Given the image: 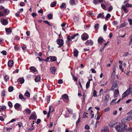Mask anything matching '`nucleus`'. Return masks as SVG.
Listing matches in <instances>:
<instances>
[{"label":"nucleus","mask_w":132,"mask_h":132,"mask_svg":"<svg viewBox=\"0 0 132 132\" xmlns=\"http://www.w3.org/2000/svg\"><path fill=\"white\" fill-rule=\"evenodd\" d=\"M116 130L118 132H124V129L123 128V125L121 124L118 125L115 127Z\"/></svg>","instance_id":"nucleus-1"},{"label":"nucleus","mask_w":132,"mask_h":132,"mask_svg":"<svg viewBox=\"0 0 132 132\" xmlns=\"http://www.w3.org/2000/svg\"><path fill=\"white\" fill-rule=\"evenodd\" d=\"M10 13V11L7 9H5L2 11H0V17L5 16L8 15Z\"/></svg>","instance_id":"nucleus-2"},{"label":"nucleus","mask_w":132,"mask_h":132,"mask_svg":"<svg viewBox=\"0 0 132 132\" xmlns=\"http://www.w3.org/2000/svg\"><path fill=\"white\" fill-rule=\"evenodd\" d=\"M118 82L117 81H113L112 83V86L111 88V89L112 90H114L115 89L118 88Z\"/></svg>","instance_id":"nucleus-3"},{"label":"nucleus","mask_w":132,"mask_h":132,"mask_svg":"<svg viewBox=\"0 0 132 132\" xmlns=\"http://www.w3.org/2000/svg\"><path fill=\"white\" fill-rule=\"evenodd\" d=\"M61 98L65 102H69V97L68 95L66 94H64L62 96Z\"/></svg>","instance_id":"nucleus-4"},{"label":"nucleus","mask_w":132,"mask_h":132,"mask_svg":"<svg viewBox=\"0 0 132 132\" xmlns=\"http://www.w3.org/2000/svg\"><path fill=\"white\" fill-rule=\"evenodd\" d=\"M88 37V35L86 33H84L81 36V39L82 40H87Z\"/></svg>","instance_id":"nucleus-5"},{"label":"nucleus","mask_w":132,"mask_h":132,"mask_svg":"<svg viewBox=\"0 0 132 132\" xmlns=\"http://www.w3.org/2000/svg\"><path fill=\"white\" fill-rule=\"evenodd\" d=\"M56 42L59 45H63L64 41L62 39H58L56 40Z\"/></svg>","instance_id":"nucleus-6"},{"label":"nucleus","mask_w":132,"mask_h":132,"mask_svg":"<svg viewBox=\"0 0 132 132\" xmlns=\"http://www.w3.org/2000/svg\"><path fill=\"white\" fill-rule=\"evenodd\" d=\"M86 46H92L93 44V41L92 40H87L85 43Z\"/></svg>","instance_id":"nucleus-7"},{"label":"nucleus","mask_w":132,"mask_h":132,"mask_svg":"<svg viewBox=\"0 0 132 132\" xmlns=\"http://www.w3.org/2000/svg\"><path fill=\"white\" fill-rule=\"evenodd\" d=\"M29 117L31 118L32 119L36 120V115L35 112H33L32 113Z\"/></svg>","instance_id":"nucleus-8"},{"label":"nucleus","mask_w":132,"mask_h":132,"mask_svg":"<svg viewBox=\"0 0 132 132\" xmlns=\"http://www.w3.org/2000/svg\"><path fill=\"white\" fill-rule=\"evenodd\" d=\"M2 23L4 25H6L8 23V22L6 19H2L1 20Z\"/></svg>","instance_id":"nucleus-9"},{"label":"nucleus","mask_w":132,"mask_h":132,"mask_svg":"<svg viewBox=\"0 0 132 132\" xmlns=\"http://www.w3.org/2000/svg\"><path fill=\"white\" fill-rule=\"evenodd\" d=\"M119 95V92L118 89H116L114 93V97H117Z\"/></svg>","instance_id":"nucleus-10"},{"label":"nucleus","mask_w":132,"mask_h":132,"mask_svg":"<svg viewBox=\"0 0 132 132\" xmlns=\"http://www.w3.org/2000/svg\"><path fill=\"white\" fill-rule=\"evenodd\" d=\"M24 113H26L27 114H30L31 113V110L28 108L26 109L23 111Z\"/></svg>","instance_id":"nucleus-11"},{"label":"nucleus","mask_w":132,"mask_h":132,"mask_svg":"<svg viewBox=\"0 0 132 132\" xmlns=\"http://www.w3.org/2000/svg\"><path fill=\"white\" fill-rule=\"evenodd\" d=\"M105 40L101 37H99L98 39V42L99 44H101L103 42H104Z\"/></svg>","instance_id":"nucleus-12"},{"label":"nucleus","mask_w":132,"mask_h":132,"mask_svg":"<svg viewBox=\"0 0 132 132\" xmlns=\"http://www.w3.org/2000/svg\"><path fill=\"white\" fill-rule=\"evenodd\" d=\"M13 64V62L12 60H9L8 62V65L9 67H12Z\"/></svg>","instance_id":"nucleus-13"},{"label":"nucleus","mask_w":132,"mask_h":132,"mask_svg":"<svg viewBox=\"0 0 132 132\" xmlns=\"http://www.w3.org/2000/svg\"><path fill=\"white\" fill-rule=\"evenodd\" d=\"M74 51V55L75 57L77 56L78 54V52L76 49H75L73 50Z\"/></svg>","instance_id":"nucleus-14"},{"label":"nucleus","mask_w":132,"mask_h":132,"mask_svg":"<svg viewBox=\"0 0 132 132\" xmlns=\"http://www.w3.org/2000/svg\"><path fill=\"white\" fill-rule=\"evenodd\" d=\"M104 13H100L97 16V18L98 19L100 18H101L102 19H104V16L103 15Z\"/></svg>","instance_id":"nucleus-15"},{"label":"nucleus","mask_w":132,"mask_h":132,"mask_svg":"<svg viewBox=\"0 0 132 132\" xmlns=\"http://www.w3.org/2000/svg\"><path fill=\"white\" fill-rule=\"evenodd\" d=\"M109 98V94H107L105 96V98L104 99V102H107Z\"/></svg>","instance_id":"nucleus-16"},{"label":"nucleus","mask_w":132,"mask_h":132,"mask_svg":"<svg viewBox=\"0 0 132 132\" xmlns=\"http://www.w3.org/2000/svg\"><path fill=\"white\" fill-rule=\"evenodd\" d=\"M122 9L123 10V11L126 13H128L129 12V11L127 9L126 7L124 6L123 5L121 7Z\"/></svg>","instance_id":"nucleus-17"},{"label":"nucleus","mask_w":132,"mask_h":132,"mask_svg":"<svg viewBox=\"0 0 132 132\" xmlns=\"http://www.w3.org/2000/svg\"><path fill=\"white\" fill-rule=\"evenodd\" d=\"M50 70L53 74H54L55 73V68L54 67H53L51 68Z\"/></svg>","instance_id":"nucleus-18"},{"label":"nucleus","mask_w":132,"mask_h":132,"mask_svg":"<svg viewBox=\"0 0 132 132\" xmlns=\"http://www.w3.org/2000/svg\"><path fill=\"white\" fill-rule=\"evenodd\" d=\"M24 79L22 78H20L18 80V81H19L21 84H23L24 82Z\"/></svg>","instance_id":"nucleus-19"},{"label":"nucleus","mask_w":132,"mask_h":132,"mask_svg":"<svg viewBox=\"0 0 132 132\" xmlns=\"http://www.w3.org/2000/svg\"><path fill=\"white\" fill-rule=\"evenodd\" d=\"M40 79V78L39 76H37L35 79V81L36 82H38Z\"/></svg>","instance_id":"nucleus-20"},{"label":"nucleus","mask_w":132,"mask_h":132,"mask_svg":"<svg viewBox=\"0 0 132 132\" xmlns=\"http://www.w3.org/2000/svg\"><path fill=\"white\" fill-rule=\"evenodd\" d=\"M5 31L7 34H9L10 33H11L12 32L10 28H6Z\"/></svg>","instance_id":"nucleus-21"},{"label":"nucleus","mask_w":132,"mask_h":132,"mask_svg":"<svg viewBox=\"0 0 132 132\" xmlns=\"http://www.w3.org/2000/svg\"><path fill=\"white\" fill-rule=\"evenodd\" d=\"M30 70H31L32 71L34 72H36L37 70L36 68L34 67H31L30 68Z\"/></svg>","instance_id":"nucleus-22"},{"label":"nucleus","mask_w":132,"mask_h":132,"mask_svg":"<svg viewBox=\"0 0 132 132\" xmlns=\"http://www.w3.org/2000/svg\"><path fill=\"white\" fill-rule=\"evenodd\" d=\"M50 60L52 61H55L56 60V58L55 56H50Z\"/></svg>","instance_id":"nucleus-23"},{"label":"nucleus","mask_w":132,"mask_h":132,"mask_svg":"<svg viewBox=\"0 0 132 132\" xmlns=\"http://www.w3.org/2000/svg\"><path fill=\"white\" fill-rule=\"evenodd\" d=\"M68 40L67 41V44H69L70 42V41L71 39V37H70L69 36H68L67 37Z\"/></svg>","instance_id":"nucleus-24"},{"label":"nucleus","mask_w":132,"mask_h":132,"mask_svg":"<svg viewBox=\"0 0 132 132\" xmlns=\"http://www.w3.org/2000/svg\"><path fill=\"white\" fill-rule=\"evenodd\" d=\"M73 20L75 22H77L79 20V18L77 16H75L73 18Z\"/></svg>","instance_id":"nucleus-25"},{"label":"nucleus","mask_w":132,"mask_h":132,"mask_svg":"<svg viewBox=\"0 0 132 132\" xmlns=\"http://www.w3.org/2000/svg\"><path fill=\"white\" fill-rule=\"evenodd\" d=\"M126 119V117L125 118H123L121 122L122 123V124L123 125H124V123L125 122H126L128 121H127V119Z\"/></svg>","instance_id":"nucleus-26"},{"label":"nucleus","mask_w":132,"mask_h":132,"mask_svg":"<svg viewBox=\"0 0 132 132\" xmlns=\"http://www.w3.org/2000/svg\"><path fill=\"white\" fill-rule=\"evenodd\" d=\"M20 105L18 103H16L14 105V107L15 109H17L20 108Z\"/></svg>","instance_id":"nucleus-27"},{"label":"nucleus","mask_w":132,"mask_h":132,"mask_svg":"<svg viewBox=\"0 0 132 132\" xmlns=\"http://www.w3.org/2000/svg\"><path fill=\"white\" fill-rule=\"evenodd\" d=\"M129 91L128 93H129V94L130 93H132V85H130L129 86Z\"/></svg>","instance_id":"nucleus-28"},{"label":"nucleus","mask_w":132,"mask_h":132,"mask_svg":"<svg viewBox=\"0 0 132 132\" xmlns=\"http://www.w3.org/2000/svg\"><path fill=\"white\" fill-rule=\"evenodd\" d=\"M101 132H109V131L108 128H105L102 130Z\"/></svg>","instance_id":"nucleus-29"},{"label":"nucleus","mask_w":132,"mask_h":132,"mask_svg":"<svg viewBox=\"0 0 132 132\" xmlns=\"http://www.w3.org/2000/svg\"><path fill=\"white\" fill-rule=\"evenodd\" d=\"M56 4V2H53L51 3V6L52 7H54L55 6Z\"/></svg>","instance_id":"nucleus-30"},{"label":"nucleus","mask_w":132,"mask_h":132,"mask_svg":"<svg viewBox=\"0 0 132 132\" xmlns=\"http://www.w3.org/2000/svg\"><path fill=\"white\" fill-rule=\"evenodd\" d=\"M127 121H129L132 119V117L130 115L128 116L127 117H126Z\"/></svg>","instance_id":"nucleus-31"},{"label":"nucleus","mask_w":132,"mask_h":132,"mask_svg":"<svg viewBox=\"0 0 132 132\" xmlns=\"http://www.w3.org/2000/svg\"><path fill=\"white\" fill-rule=\"evenodd\" d=\"M70 4L71 5H73L75 4V0H70Z\"/></svg>","instance_id":"nucleus-32"},{"label":"nucleus","mask_w":132,"mask_h":132,"mask_svg":"<svg viewBox=\"0 0 132 132\" xmlns=\"http://www.w3.org/2000/svg\"><path fill=\"white\" fill-rule=\"evenodd\" d=\"M116 99L113 100L111 102V105H113L115 104L116 103Z\"/></svg>","instance_id":"nucleus-33"},{"label":"nucleus","mask_w":132,"mask_h":132,"mask_svg":"<svg viewBox=\"0 0 132 132\" xmlns=\"http://www.w3.org/2000/svg\"><path fill=\"white\" fill-rule=\"evenodd\" d=\"M90 82L89 81H88L86 84V88H88L90 85Z\"/></svg>","instance_id":"nucleus-34"},{"label":"nucleus","mask_w":132,"mask_h":132,"mask_svg":"<svg viewBox=\"0 0 132 132\" xmlns=\"http://www.w3.org/2000/svg\"><path fill=\"white\" fill-rule=\"evenodd\" d=\"M79 35L78 33L76 34H74L73 36H71V39H74L76 36H77Z\"/></svg>","instance_id":"nucleus-35"},{"label":"nucleus","mask_w":132,"mask_h":132,"mask_svg":"<svg viewBox=\"0 0 132 132\" xmlns=\"http://www.w3.org/2000/svg\"><path fill=\"white\" fill-rule=\"evenodd\" d=\"M129 94V93H128L127 94H124L123 95V94L122 95V99L123 100L124 97H126Z\"/></svg>","instance_id":"nucleus-36"},{"label":"nucleus","mask_w":132,"mask_h":132,"mask_svg":"<svg viewBox=\"0 0 132 132\" xmlns=\"http://www.w3.org/2000/svg\"><path fill=\"white\" fill-rule=\"evenodd\" d=\"M53 17V15L51 14H49L48 15V17L50 19H52Z\"/></svg>","instance_id":"nucleus-37"},{"label":"nucleus","mask_w":132,"mask_h":132,"mask_svg":"<svg viewBox=\"0 0 132 132\" xmlns=\"http://www.w3.org/2000/svg\"><path fill=\"white\" fill-rule=\"evenodd\" d=\"M13 89V87L12 86H10L9 87L8 90L9 92H12Z\"/></svg>","instance_id":"nucleus-38"},{"label":"nucleus","mask_w":132,"mask_h":132,"mask_svg":"<svg viewBox=\"0 0 132 132\" xmlns=\"http://www.w3.org/2000/svg\"><path fill=\"white\" fill-rule=\"evenodd\" d=\"M101 7L103 8V9L105 10H106V6L104 4H102L101 5Z\"/></svg>","instance_id":"nucleus-39"},{"label":"nucleus","mask_w":132,"mask_h":132,"mask_svg":"<svg viewBox=\"0 0 132 132\" xmlns=\"http://www.w3.org/2000/svg\"><path fill=\"white\" fill-rule=\"evenodd\" d=\"M65 5V3H63L62 4L60 5V7L61 8V9H62L64 7V6Z\"/></svg>","instance_id":"nucleus-40"},{"label":"nucleus","mask_w":132,"mask_h":132,"mask_svg":"<svg viewBox=\"0 0 132 132\" xmlns=\"http://www.w3.org/2000/svg\"><path fill=\"white\" fill-rule=\"evenodd\" d=\"M50 96H47V103H49L50 101Z\"/></svg>","instance_id":"nucleus-41"},{"label":"nucleus","mask_w":132,"mask_h":132,"mask_svg":"<svg viewBox=\"0 0 132 132\" xmlns=\"http://www.w3.org/2000/svg\"><path fill=\"white\" fill-rule=\"evenodd\" d=\"M4 78L5 79V80L6 81H7V80H8L9 79V77L7 75H6L4 77Z\"/></svg>","instance_id":"nucleus-42"},{"label":"nucleus","mask_w":132,"mask_h":132,"mask_svg":"<svg viewBox=\"0 0 132 132\" xmlns=\"http://www.w3.org/2000/svg\"><path fill=\"white\" fill-rule=\"evenodd\" d=\"M115 71H116L115 65H113V72L114 73V75H115Z\"/></svg>","instance_id":"nucleus-43"},{"label":"nucleus","mask_w":132,"mask_h":132,"mask_svg":"<svg viewBox=\"0 0 132 132\" xmlns=\"http://www.w3.org/2000/svg\"><path fill=\"white\" fill-rule=\"evenodd\" d=\"M22 48L23 50H26L27 48L26 45H24L23 46H22Z\"/></svg>","instance_id":"nucleus-44"},{"label":"nucleus","mask_w":132,"mask_h":132,"mask_svg":"<svg viewBox=\"0 0 132 132\" xmlns=\"http://www.w3.org/2000/svg\"><path fill=\"white\" fill-rule=\"evenodd\" d=\"M25 95L26 96H27L28 97L29 96H30V94L27 91L25 93Z\"/></svg>","instance_id":"nucleus-45"},{"label":"nucleus","mask_w":132,"mask_h":132,"mask_svg":"<svg viewBox=\"0 0 132 132\" xmlns=\"http://www.w3.org/2000/svg\"><path fill=\"white\" fill-rule=\"evenodd\" d=\"M111 16V15L109 13H108L107 15H106L105 18V19L106 20V19H108L109 18H110Z\"/></svg>","instance_id":"nucleus-46"},{"label":"nucleus","mask_w":132,"mask_h":132,"mask_svg":"<svg viewBox=\"0 0 132 132\" xmlns=\"http://www.w3.org/2000/svg\"><path fill=\"white\" fill-rule=\"evenodd\" d=\"M5 91L4 90H3L1 93V96H5Z\"/></svg>","instance_id":"nucleus-47"},{"label":"nucleus","mask_w":132,"mask_h":132,"mask_svg":"<svg viewBox=\"0 0 132 132\" xmlns=\"http://www.w3.org/2000/svg\"><path fill=\"white\" fill-rule=\"evenodd\" d=\"M107 27L106 24H105L103 26V30L104 31H106Z\"/></svg>","instance_id":"nucleus-48"},{"label":"nucleus","mask_w":132,"mask_h":132,"mask_svg":"<svg viewBox=\"0 0 132 132\" xmlns=\"http://www.w3.org/2000/svg\"><path fill=\"white\" fill-rule=\"evenodd\" d=\"M80 118H81L80 117V115H79V118L78 119L77 121V122H76V125H77L78 124L79 122L80 121Z\"/></svg>","instance_id":"nucleus-49"},{"label":"nucleus","mask_w":132,"mask_h":132,"mask_svg":"<svg viewBox=\"0 0 132 132\" xmlns=\"http://www.w3.org/2000/svg\"><path fill=\"white\" fill-rule=\"evenodd\" d=\"M85 128L86 129L88 130L89 129L90 127L88 125H86L85 126Z\"/></svg>","instance_id":"nucleus-50"},{"label":"nucleus","mask_w":132,"mask_h":132,"mask_svg":"<svg viewBox=\"0 0 132 132\" xmlns=\"http://www.w3.org/2000/svg\"><path fill=\"white\" fill-rule=\"evenodd\" d=\"M113 7L112 6H110L109 8L108 11L109 12H110L112 10Z\"/></svg>","instance_id":"nucleus-51"},{"label":"nucleus","mask_w":132,"mask_h":132,"mask_svg":"<svg viewBox=\"0 0 132 132\" xmlns=\"http://www.w3.org/2000/svg\"><path fill=\"white\" fill-rule=\"evenodd\" d=\"M99 24H96L94 26V28L95 29H96V30L98 28Z\"/></svg>","instance_id":"nucleus-52"},{"label":"nucleus","mask_w":132,"mask_h":132,"mask_svg":"<svg viewBox=\"0 0 132 132\" xmlns=\"http://www.w3.org/2000/svg\"><path fill=\"white\" fill-rule=\"evenodd\" d=\"M127 126L126 125H123V129L125 130H129V129H128L127 128Z\"/></svg>","instance_id":"nucleus-53"},{"label":"nucleus","mask_w":132,"mask_h":132,"mask_svg":"<svg viewBox=\"0 0 132 132\" xmlns=\"http://www.w3.org/2000/svg\"><path fill=\"white\" fill-rule=\"evenodd\" d=\"M12 127L11 128H7L6 131L8 132H9L10 131L12 130Z\"/></svg>","instance_id":"nucleus-54"},{"label":"nucleus","mask_w":132,"mask_h":132,"mask_svg":"<svg viewBox=\"0 0 132 132\" xmlns=\"http://www.w3.org/2000/svg\"><path fill=\"white\" fill-rule=\"evenodd\" d=\"M96 91L94 90V91L93 92V96L94 97H96L97 96L96 95Z\"/></svg>","instance_id":"nucleus-55"},{"label":"nucleus","mask_w":132,"mask_h":132,"mask_svg":"<svg viewBox=\"0 0 132 132\" xmlns=\"http://www.w3.org/2000/svg\"><path fill=\"white\" fill-rule=\"evenodd\" d=\"M43 22L47 24L49 26H51V25L50 24V23L47 21H43Z\"/></svg>","instance_id":"nucleus-56"},{"label":"nucleus","mask_w":132,"mask_h":132,"mask_svg":"<svg viewBox=\"0 0 132 132\" xmlns=\"http://www.w3.org/2000/svg\"><path fill=\"white\" fill-rule=\"evenodd\" d=\"M19 5L21 6H24L25 5V3L24 2H21L20 3Z\"/></svg>","instance_id":"nucleus-57"},{"label":"nucleus","mask_w":132,"mask_h":132,"mask_svg":"<svg viewBox=\"0 0 132 132\" xmlns=\"http://www.w3.org/2000/svg\"><path fill=\"white\" fill-rule=\"evenodd\" d=\"M20 39V37L18 36H15L14 38L15 40H19Z\"/></svg>","instance_id":"nucleus-58"},{"label":"nucleus","mask_w":132,"mask_h":132,"mask_svg":"<svg viewBox=\"0 0 132 132\" xmlns=\"http://www.w3.org/2000/svg\"><path fill=\"white\" fill-rule=\"evenodd\" d=\"M1 109L2 111H4L6 109V107L5 106H2L1 107Z\"/></svg>","instance_id":"nucleus-59"},{"label":"nucleus","mask_w":132,"mask_h":132,"mask_svg":"<svg viewBox=\"0 0 132 132\" xmlns=\"http://www.w3.org/2000/svg\"><path fill=\"white\" fill-rule=\"evenodd\" d=\"M126 26V24L125 23H122L121 24L120 26V28H122L125 27Z\"/></svg>","instance_id":"nucleus-60"},{"label":"nucleus","mask_w":132,"mask_h":132,"mask_svg":"<svg viewBox=\"0 0 132 132\" xmlns=\"http://www.w3.org/2000/svg\"><path fill=\"white\" fill-rule=\"evenodd\" d=\"M126 6L127 7H132V4L127 3L126 5Z\"/></svg>","instance_id":"nucleus-61"},{"label":"nucleus","mask_w":132,"mask_h":132,"mask_svg":"<svg viewBox=\"0 0 132 132\" xmlns=\"http://www.w3.org/2000/svg\"><path fill=\"white\" fill-rule=\"evenodd\" d=\"M8 105L10 107H12V103L10 102H8Z\"/></svg>","instance_id":"nucleus-62"},{"label":"nucleus","mask_w":132,"mask_h":132,"mask_svg":"<svg viewBox=\"0 0 132 132\" xmlns=\"http://www.w3.org/2000/svg\"><path fill=\"white\" fill-rule=\"evenodd\" d=\"M1 53L4 55H6V52L5 51H3L1 52Z\"/></svg>","instance_id":"nucleus-63"},{"label":"nucleus","mask_w":132,"mask_h":132,"mask_svg":"<svg viewBox=\"0 0 132 132\" xmlns=\"http://www.w3.org/2000/svg\"><path fill=\"white\" fill-rule=\"evenodd\" d=\"M128 22H129V24L130 25H132V19H129L128 20Z\"/></svg>","instance_id":"nucleus-64"}]
</instances>
